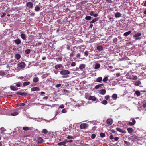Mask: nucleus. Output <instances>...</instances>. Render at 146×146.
Returning <instances> with one entry per match:
<instances>
[{"instance_id": "obj_1", "label": "nucleus", "mask_w": 146, "mask_h": 146, "mask_svg": "<svg viewBox=\"0 0 146 146\" xmlns=\"http://www.w3.org/2000/svg\"><path fill=\"white\" fill-rule=\"evenodd\" d=\"M80 128L82 129H85L88 127V124L86 123H83L80 125Z\"/></svg>"}, {"instance_id": "obj_2", "label": "nucleus", "mask_w": 146, "mask_h": 146, "mask_svg": "<svg viewBox=\"0 0 146 146\" xmlns=\"http://www.w3.org/2000/svg\"><path fill=\"white\" fill-rule=\"evenodd\" d=\"M70 73V72L68 70H63L60 72V74L62 75L68 74Z\"/></svg>"}, {"instance_id": "obj_3", "label": "nucleus", "mask_w": 146, "mask_h": 146, "mask_svg": "<svg viewBox=\"0 0 146 146\" xmlns=\"http://www.w3.org/2000/svg\"><path fill=\"white\" fill-rule=\"evenodd\" d=\"M17 66L21 68H23L25 67V64L24 62H21L18 63Z\"/></svg>"}, {"instance_id": "obj_4", "label": "nucleus", "mask_w": 146, "mask_h": 146, "mask_svg": "<svg viewBox=\"0 0 146 146\" xmlns=\"http://www.w3.org/2000/svg\"><path fill=\"white\" fill-rule=\"evenodd\" d=\"M141 35V34L140 33H137L135 34L134 36V37H136L135 40H137L141 38L139 37Z\"/></svg>"}, {"instance_id": "obj_5", "label": "nucleus", "mask_w": 146, "mask_h": 146, "mask_svg": "<svg viewBox=\"0 0 146 146\" xmlns=\"http://www.w3.org/2000/svg\"><path fill=\"white\" fill-rule=\"evenodd\" d=\"M106 121L107 124L110 125L113 123V120L111 118L108 119Z\"/></svg>"}, {"instance_id": "obj_6", "label": "nucleus", "mask_w": 146, "mask_h": 146, "mask_svg": "<svg viewBox=\"0 0 146 146\" xmlns=\"http://www.w3.org/2000/svg\"><path fill=\"white\" fill-rule=\"evenodd\" d=\"M26 5L29 8L31 9L33 6V4L31 2H28L26 4Z\"/></svg>"}, {"instance_id": "obj_7", "label": "nucleus", "mask_w": 146, "mask_h": 146, "mask_svg": "<svg viewBox=\"0 0 146 146\" xmlns=\"http://www.w3.org/2000/svg\"><path fill=\"white\" fill-rule=\"evenodd\" d=\"M132 122H129L128 123V124L130 126H133L136 123V121L134 119H133L132 120Z\"/></svg>"}, {"instance_id": "obj_8", "label": "nucleus", "mask_w": 146, "mask_h": 146, "mask_svg": "<svg viewBox=\"0 0 146 146\" xmlns=\"http://www.w3.org/2000/svg\"><path fill=\"white\" fill-rule=\"evenodd\" d=\"M40 88L37 87H33L31 88V90L33 91H39Z\"/></svg>"}, {"instance_id": "obj_9", "label": "nucleus", "mask_w": 146, "mask_h": 146, "mask_svg": "<svg viewBox=\"0 0 146 146\" xmlns=\"http://www.w3.org/2000/svg\"><path fill=\"white\" fill-rule=\"evenodd\" d=\"M43 139L40 137H39L37 138V141L38 143H42L43 142Z\"/></svg>"}, {"instance_id": "obj_10", "label": "nucleus", "mask_w": 146, "mask_h": 146, "mask_svg": "<svg viewBox=\"0 0 146 146\" xmlns=\"http://www.w3.org/2000/svg\"><path fill=\"white\" fill-rule=\"evenodd\" d=\"M138 137L136 135H133L131 136L130 137H129L128 138V139H137Z\"/></svg>"}, {"instance_id": "obj_11", "label": "nucleus", "mask_w": 146, "mask_h": 146, "mask_svg": "<svg viewBox=\"0 0 146 146\" xmlns=\"http://www.w3.org/2000/svg\"><path fill=\"white\" fill-rule=\"evenodd\" d=\"M127 131L129 133L131 134L133 132V128H131L129 127L127 129Z\"/></svg>"}, {"instance_id": "obj_12", "label": "nucleus", "mask_w": 146, "mask_h": 146, "mask_svg": "<svg viewBox=\"0 0 146 146\" xmlns=\"http://www.w3.org/2000/svg\"><path fill=\"white\" fill-rule=\"evenodd\" d=\"M96 98L94 96H90L89 97V99H89L91 100H95Z\"/></svg>"}, {"instance_id": "obj_13", "label": "nucleus", "mask_w": 146, "mask_h": 146, "mask_svg": "<svg viewBox=\"0 0 146 146\" xmlns=\"http://www.w3.org/2000/svg\"><path fill=\"white\" fill-rule=\"evenodd\" d=\"M106 92V91L104 89H102L100 91V93L102 95H104Z\"/></svg>"}, {"instance_id": "obj_14", "label": "nucleus", "mask_w": 146, "mask_h": 146, "mask_svg": "<svg viewBox=\"0 0 146 146\" xmlns=\"http://www.w3.org/2000/svg\"><path fill=\"white\" fill-rule=\"evenodd\" d=\"M17 94L24 96H26L27 95V93L25 92H19L17 93Z\"/></svg>"}, {"instance_id": "obj_15", "label": "nucleus", "mask_w": 146, "mask_h": 146, "mask_svg": "<svg viewBox=\"0 0 146 146\" xmlns=\"http://www.w3.org/2000/svg\"><path fill=\"white\" fill-rule=\"evenodd\" d=\"M20 36L21 38L23 40H25L26 39V36L25 34H21L20 35Z\"/></svg>"}, {"instance_id": "obj_16", "label": "nucleus", "mask_w": 146, "mask_h": 146, "mask_svg": "<svg viewBox=\"0 0 146 146\" xmlns=\"http://www.w3.org/2000/svg\"><path fill=\"white\" fill-rule=\"evenodd\" d=\"M33 82L35 83H36L39 80L38 77H34L33 79Z\"/></svg>"}, {"instance_id": "obj_17", "label": "nucleus", "mask_w": 146, "mask_h": 146, "mask_svg": "<svg viewBox=\"0 0 146 146\" xmlns=\"http://www.w3.org/2000/svg\"><path fill=\"white\" fill-rule=\"evenodd\" d=\"M134 84L136 86H139L140 84H141V83L140 81H136L135 82Z\"/></svg>"}, {"instance_id": "obj_18", "label": "nucleus", "mask_w": 146, "mask_h": 146, "mask_svg": "<svg viewBox=\"0 0 146 146\" xmlns=\"http://www.w3.org/2000/svg\"><path fill=\"white\" fill-rule=\"evenodd\" d=\"M15 42L16 44H19L21 43V41L20 39H18L15 40Z\"/></svg>"}, {"instance_id": "obj_19", "label": "nucleus", "mask_w": 146, "mask_h": 146, "mask_svg": "<svg viewBox=\"0 0 146 146\" xmlns=\"http://www.w3.org/2000/svg\"><path fill=\"white\" fill-rule=\"evenodd\" d=\"M100 65L99 64L96 63L94 69H98L100 67Z\"/></svg>"}, {"instance_id": "obj_20", "label": "nucleus", "mask_w": 146, "mask_h": 146, "mask_svg": "<svg viewBox=\"0 0 146 146\" xmlns=\"http://www.w3.org/2000/svg\"><path fill=\"white\" fill-rule=\"evenodd\" d=\"M115 16L116 18L120 17L121 16V14L119 12H117L115 14Z\"/></svg>"}, {"instance_id": "obj_21", "label": "nucleus", "mask_w": 146, "mask_h": 146, "mask_svg": "<svg viewBox=\"0 0 146 146\" xmlns=\"http://www.w3.org/2000/svg\"><path fill=\"white\" fill-rule=\"evenodd\" d=\"M62 66L61 64H58L55 66V68L56 69H57L58 68H60Z\"/></svg>"}, {"instance_id": "obj_22", "label": "nucleus", "mask_w": 146, "mask_h": 146, "mask_svg": "<svg viewBox=\"0 0 146 146\" xmlns=\"http://www.w3.org/2000/svg\"><path fill=\"white\" fill-rule=\"evenodd\" d=\"M131 33V31H129L125 33L123 35L125 36H127L129 35Z\"/></svg>"}, {"instance_id": "obj_23", "label": "nucleus", "mask_w": 146, "mask_h": 146, "mask_svg": "<svg viewBox=\"0 0 146 146\" xmlns=\"http://www.w3.org/2000/svg\"><path fill=\"white\" fill-rule=\"evenodd\" d=\"M10 88L12 90L15 91L18 90V88L15 87L13 86H10Z\"/></svg>"}, {"instance_id": "obj_24", "label": "nucleus", "mask_w": 146, "mask_h": 146, "mask_svg": "<svg viewBox=\"0 0 146 146\" xmlns=\"http://www.w3.org/2000/svg\"><path fill=\"white\" fill-rule=\"evenodd\" d=\"M66 143L65 141H64V142H61L60 143H58V145H64L66 146L65 145Z\"/></svg>"}, {"instance_id": "obj_25", "label": "nucleus", "mask_w": 146, "mask_h": 146, "mask_svg": "<svg viewBox=\"0 0 146 146\" xmlns=\"http://www.w3.org/2000/svg\"><path fill=\"white\" fill-rule=\"evenodd\" d=\"M97 49L99 51L102 50L103 49V47L102 46H98L97 47Z\"/></svg>"}, {"instance_id": "obj_26", "label": "nucleus", "mask_w": 146, "mask_h": 146, "mask_svg": "<svg viewBox=\"0 0 146 146\" xmlns=\"http://www.w3.org/2000/svg\"><path fill=\"white\" fill-rule=\"evenodd\" d=\"M98 20V18H95L94 19L92 20L90 22V23H93L97 21Z\"/></svg>"}, {"instance_id": "obj_27", "label": "nucleus", "mask_w": 146, "mask_h": 146, "mask_svg": "<svg viewBox=\"0 0 146 146\" xmlns=\"http://www.w3.org/2000/svg\"><path fill=\"white\" fill-rule=\"evenodd\" d=\"M40 9V7L38 6H35V10L36 11H38Z\"/></svg>"}, {"instance_id": "obj_28", "label": "nucleus", "mask_w": 146, "mask_h": 146, "mask_svg": "<svg viewBox=\"0 0 146 146\" xmlns=\"http://www.w3.org/2000/svg\"><path fill=\"white\" fill-rule=\"evenodd\" d=\"M112 97L114 100H115L117 97V96L116 94H114L112 96Z\"/></svg>"}, {"instance_id": "obj_29", "label": "nucleus", "mask_w": 146, "mask_h": 146, "mask_svg": "<svg viewBox=\"0 0 146 146\" xmlns=\"http://www.w3.org/2000/svg\"><path fill=\"white\" fill-rule=\"evenodd\" d=\"M85 67V65L84 64H82L80 65L79 68L81 70L83 69Z\"/></svg>"}, {"instance_id": "obj_30", "label": "nucleus", "mask_w": 146, "mask_h": 146, "mask_svg": "<svg viewBox=\"0 0 146 146\" xmlns=\"http://www.w3.org/2000/svg\"><path fill=\"white\" fill-rule=\"evenodd\" d=\"M30 82H25L23 84V85L24 86H27L29 85L30 84Z\"/></svg>"}, {"instance_id": "obj_31", "label": "nucleus", "mask_w": 146, "mask_h": 146, "mask_svg": "<svg viewBox=\"0 0 146 146\" xmlns=\"http://www.w3.org/2000/svg\"><path fill=\"white\" fill-rule=\"evenodd\" d=\"M102 79V78L101 77H99L96 80V81L98 82H101Z\"/></svg>"}, {"instance_id": "obj_32", "label": "nucleus", "mask_w": 146, "mask_h": 146, "mask_svg": "<svg viewBox=\"0 0 146 146\" xmlns=\"http://www.w3.org/2000/svg\"><path fill=\"white\" fill-rule=\"evenodd\" d=\"M15 58L17 60L21 58L20 55L19 54H16L15 56Z\"/></svg>"}, {"instance_id": "obj_33", "label": "nucleus", "mask_w": 146, "mask_h": 146, "mask_svg": "<svg viewBox=\"0 0 146 146\" xmlns=\"http://www.w3.org/2000/svg\"><path fill=\"white\" fill-rule=\"evenodd\" d=\"M103 85V84L97 85L95 86V88L96 89H98L100 87L102 86Z\"/></svg>"}, {"instance_id": "obj_34", "label": "nucleus", "mask_w": 146, "mask_h": 146, "mask_svg": "<svg viewBox=\"0 0 146 146\" xmlns=\"http://www.w3.org/2000/svg\"><path fill=\"white\" fill-rule=\"evenodd\" d=\"M91 18L92 17L91 16H87L85 17V19L86 20H90Z\"/></svg>"}, {"instance_id": "obj_35", "label": "nucleus", "mask_w": 146, "mask_h": 146, "mask_svg": "<svg viewBox=\"0 0 146 146\" xmlns=\"http://www.w3.org/2000/svg\"><path fill=\"white\" fill-rule=\"evenodd\" d=\"M18 113L17 112H15L11 113V115L12 116H16L18 114Z\"/></svg>"}, {"instance_id": "obj_36", "label": "nucleus", "mask_w": 146, "mask_h": 146, "mask_svg": "<svg viewBox=\"0 0 146 146\" xmlns=\"http://www.w3.org/2000/svg\"><path fill=\"white\" fill-rule=\"evenodd\" d=\"M48 132V131L46 129H43L42 131V133L44 134H46Z\"/></svg>"}, {"instance_id": "obj_37", "label": "nucleus", "mask_w": 146, "mask_h": 146, "mask_svg": "<svg viewBox=\"0 0 146 146\" xmlns=\"http://www.w3.org/2000/svg\"><path fill=\"white\" fill-rule=\"evenodd\" d=\"M56 60L58 62V61H61L62 60V57H59L56 58Z\"/></svg>"}, {"instance_id": "obj_38", "label": "nucleus", "mask_w": 146, "mask_h": 146, "mask_svg": "<svg viewBox=\"0 0 146 146\" xmlns=\"http://www.w3.org/2000/svg\"><path fill=\"white\" fill-rule=\"evenodd\" d=\"M31 52L30 50L29 49H27L25 51V52L26 54H28L30 53Z\"/></svg>"}, {"instance_id": "obj_39", "label": "nucleus", "mask_w": 146, "mask_h": 146, "mask_svg": "<svg viewBox=\"0 0 146 146\" xmlns=\"http://www.w3.org/2000/svg\"><path fill=\"white\" fill-rule=\"evenodd\" d=\"M135 94L137 96H139L140 95V93L139 91H136L135 92Z\"/></svg>"}, {"instance_id": "obj_40", "label": "nucleus", "mask_w": 146, "mask_h": 146, "mask_svg": "<svg viewBox=\"0 0 146 146\" xmlns=\"http://www.w3.org/2000/svg\"><path fill=\"white\" fill-rule=\"evenodd\" d=\"M23 129L24 131H27L30 129L29 127H23Z\"/></svg>"}, {"instance_id": "obj_41", "label": "nucleus", "mask_w": 146, "mask_h": 146, "mask_svg": "<svg viewBox=\"0 0 146 146\" xmlns=\"http://www.w3.org/2000/svg\"><path fill=\"white\" fill-rule=\"evenodd\" d=\"M124 143L126 144L127 146H130V143L129 142H128L126 141H124Z\"/></svg>"}, {"instance_id": "obj_42", "label": "nucleus", "mask_w": 146, "mask_h": 146, "mask_svg": "<svg viewBox=\"0 0 146 146\" xmlns=\"http://www.w3.org/2000/svg\"><path fill=\"white\" fill-rule=\"evenodd\" d=\"M100 136L102 138H103L105 137V135L104 133H101L100 134Z\"/></svg>"}, {"instance_id": "obj_43", "label": "nucleus", "mask_w": 146, "mask_h": 146, "mask_svg": "<svg viewBox=\"0 0 146 146\" xmlns=\"http://www.w3.org/2000/svg\"><path fill=\"white\" fill-rule=\"evenodd\" d=\"M64 141L65 142V143L66 142H70V143H71L73 142V140H68L67 139H65L64 140Z\"/></svg>"}, {"instance_id": "obj_44", "label": "nucleus", "mask_w": 146, "mask_h": 146, "mask_svg": "<svg viewBox=\"0 0 146 146\" xmlns=\"http://www.w3.org/2000/svg\"><path fill=\"white\" fill-rule=\"evenodd\" d=\"M67 138L68 139H74V137H73V136H72L69 135V136H68L67 137Z\"/></svg>"}, {"instance_id": "obj_45", "label": "nucleus", "mask_w": 146, "mask_h": 146, "mask_svg": "<svg viewBox=\"0 0 146 146\" xmlns=\"http://www.w3.org/2000/svg\"><path fill=\"white\" fill-rule=\"evenodd\" d=\"M108 80V77H105L103 79V82H106Z\"/></svg>"}, {"instance_id": "obj_46", "label": "nucleus", "mask_w": 146, "mask_h": 146, "mask_svg": "<svg viewBox=\"0 0 146 146\" xmlns=\"http://www.w3.org/2000/svg\"><path fill=\"white\" fill-rule=\"evenodd\" d=\"M96 137V135L95 134L93 133L92 134V135L91 136V138L92 139H94Z\"/></svg>"}, {"instance_id": "obj_47", "label": "nucleus", "mask_w": 146, "mask_h": 146, "mask_svg": "<svg viewBox=\"0 0 146 146\" xmlns=\"http://www.w3.org/2000/svg\"><path fill=\"white\" fill-rule=\"evenodd\" d=\"M105 99L107 100H109L110 98V96L109 95L106 96H105Z\"/></svg>"}, {"instance_id": "obj_48", "label": "nucleus", "mask_w": 146, "mask_h": 146, "mask_svg": "<svg viewBox=\"0 0 146 146\" xmlns=\"http://www.w3.org/2000/svg\"><path fill=\"white\" fill-rule=\"evenodd\" d=\"M116 130L120 132H122V130L120 128H116Z\"/></svg>"}, {"instance_id": "obj_49", "label": "nucleus", "mask_w": 146, "mask_h": 146, "mask_svg": "<svg viewBox=\"0 0 146 146\" xmlns=\"http://www.w3.org/2000/svg\"><path fill=\"white\" fill-rule=\"evenodd\" d=\"M88 2L87 1H82L80 2V3L81 4H85L87 3Z\"/></svg>"}, {"instance_id": "obj_50", "label": "nucleus", "mask_w": 146, "mask_h": 146, "mask_svg": "<svg viewBox=\"0 0 146 146\" xmlns=\"http://www.w3.org/2000/svg\"><path fill=\"white\" fill-rule=\"evenodd\" d=\"M15 84H16V85L17 87H20V82H18L17 83H15Z\"/></svg>"}, {"instance_id": "obj_51", "label": "nucleus", "mask_w": 146, "mask_h": 146, "mask_svg": "<svg viewBox=\"0 0 146 146\" xmlns=\"http://www.w3.org/2000/svg\"><path fill=\"white\" fill-rule=\"evenodd\" d=\"M101 103L104 105H106L107 103V101H102Z\"/></svg>"}, {"instance_id": "obj_52", "label": "nucleus", "mask_w": 146, "mask_h": 146, "mask_svg": "<svg viewBox=\"0 0 146 146\" xmlns=\"http://www.w3.org/2000/svg\"><path fill=\"white\" fill-rule=\"evenodd\" d=\"M141 5L145 6H146V1L143 2L142 3Z\"/></svg>"}, {"instance_id": "obj_53", "label": "nucleus", "mask_w": 146, "mask_h": 146, "mask_svg": "<svg viewBox=\"0 0 146 146\" xmlns=\"http://www.w3.org/2000/svg\"><path fill=\"white\" fill-rule=\"evenodd\" d=\"M88 54V52L87 51H85L84 52V55L86 56H87Z\"/></svg>"}, {"instance_id": "obj_54", "label": "nucleus", "mask_w": 146, "mask_h": 146, "mask_svg": "<svg viewBox=\"0 0 146 146\" xmlns=\"http://www.w3.org/2000/svg\"><path fill=\"white\" fill-rule=\"evenodd\" d=\"M89 14L91 16H93L94 14V13L93 11H91L89 13Z\"/></svg>"}, {"instance_id": "obj_55", "label": "nucleus", "mask_w": 146, "mask_h": 146, "mask_svg": "<svg viewBox=\"0 0 146 146\" xmlns=\"http://www.w3.org/2000/svg\"><path fill=\"white\" fill-rule=\"evenodd\" d=\"M64 106L63 104H61L59 106V108H64Z\"/></svg>"}, {"instance_id": "obj_56", "label": "nucleus", "mask_w": 146, "mask_h": 146, "mask_svg": "<svg viewBox=\"0 0 146 146\" xmlns=\"http://www.w3.org/2000/svg\"><path fill=\"white\" fill-rule=\"evenodd\" d=\"M76 63L75 62H73L71 64V66H75Z\"/></svg>"}, {"instance_id": "obj_57", "label": "nucleus", "mask_w": 146, "mask_h": 146, "mask_svg": "<svg viewBox=\"0 0 146 146\" xmlns=\"http://www.w3.org/2000/svg\"><path fill=\"white\" fill-rule=\"evenodd\" d=\"M48 76V74H46L43 75V77L44 78H45L47 77Z\"/></svg>"}, {"instance_id": "obj_58", "label": "nucleus", "mask_w": 146, "mask_h": 146, "mask_svg": "<svg viewBox=\"0 0 146 146\" xmlns=\"http://www.w3.org/2000/svg\"><path fill=\"white\" fill-rule=\"evenodd\" d=\"M107 3H111L112 2L111 0H106Z\"/></svg>"}, {"instance_id": "obj_59", "label": "nucleus", "mask_w": 146, "mask_h": 146, "mask_svg": "<svg viewBox=\"0 0 146 146\" xmlns=\"http://www.w3.org/2000/svg\"><path fill=\"white\" fill-rule=\"evenodd\" d=\"M42 44V43L38 42V43L36 44V45L37 46H39L40 45H41Z\"/></svg>"}, {"instance_id": "obj_60", "label": "nucleus", "mask_w": 146, "mask_h": 146, "mask_svg": "<svg viewBox=\"0 0 146 146\" xmlns=\"http://www.w3.org/2000/svg\"><path fill=\"white\" fill-rule=\"evenodd\" d=\"M62 113H66V111L65 109H64L62 110Z\"/></svg>"}, {"instance_id": "obj_61", "label": "nucleus", "mask_w": 146, "mask_h": 146, "mask_svg": "<svg viewBox=\"0 0 146 146\" xmlns=\"http://www.w3.org/2000/svg\"><path fill=\"white\" fill-rule=\"evenodd\" d=\"M61 84H57L55 86L56 87L58 88L59 87H60L61 86Z\"/></svg>"}, {"instance_id": "obj_62", "label": "nucleus", "mask_w": 146, "mask_h": 146, "mask_svg": "<svg viewBox=\"0 0 146 146\" xmlns=\"http://www.w3.org/2000/svg\"><path fill=\"white\" fill-rule=\"evenodd\" d=\"M6 15V13H3V14L1 16V17L3 18Z\"/></svg>"}, {"instance_id": "obj_63", "label": "nucleus", "mask_w": 146, "mask_h": 146, "mask_svg": "<svg viewBox=\"0 0 146 146\" xmlns=\"http://www.w3.org/2000/svg\"><path fill=\"white\" fill-rule=\"evenodd\" d=\"M119 137H115V138H114V139H115V141H117L119 139Z\"/></svg>"}, {"instance_id": "obj_64", "label": "nucleus", "mask_w": 146, "mask_h": 146, "mask_svg": "<svg viewBox=\"0 0 146 146\" xmlns=\"http://www.w3.org/2000/svg\"><path fill=\"white\" fill-rule=\"evenodd\" d=\"M143 107L144 108L146 107V103L143 104Z\"/></svg>"}]
</instances>
